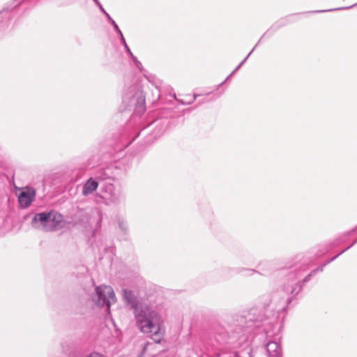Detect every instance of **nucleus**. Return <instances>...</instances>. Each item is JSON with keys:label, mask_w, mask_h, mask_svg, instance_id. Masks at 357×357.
<instances>
[{"label": "nucleus", "mask_w": 357, "mask_h": 357, "mask_svg": "<svg viewBox=\"0 0 357 357\" xmlns=\"http://www.w3.org/2000/svg\"><path fill=\"white\" fill-rule=\"evenodd\" d=\"M93 302L98 306L106 305L107 311H109L110 305L116 302V297L113 289L109 286H98L96 288V295L93 298Z\"/></svg>", "instance_id": "obj_3"}, {"label": "nucleus", "mask_w": 357, "mask_h": 357, "mask_svg": "<svg viewBox=\"0 0 357 357\" xmlns=\"http://www.w3.org/2000/svg\"><path fill=\"white\" fill-rule=\"evenodd\" d=\"M134 315L136 325L140 331L151 334L153 340L160 343L165 333L161 316L147 303L136 306Z\"/></svg>", "instance_id": "obj_1"}, {"label": "nucleus", "mask_w": 357, "mask_h": 357, "mask_svg": "<svg viewBox=\"0 0 357 357\" xmlns=\"http://www.w3.org/2000/svg\"><path fill=\"white\" fill-rule=\"evenodd\" d=\"M119 192L115 190L112 183H105L101 189V194L96 197V202L98 204L110 205L115 204L119 200Z\"/></svg>", "instance_id": "obj_4"}, {"label": "nucleus", "mask_w": 357, "mask_h": 357, "mask_svg": "<svg viewBox=\"0 0 357 357\" xmlns=\"http://www.w3.org/2000/svg\"><path fill=\"white\" fill-rule=\"evenodd\" d=\"M123 102L126 105L133 103L137 106H143L145 103V97L142 90L133 87L123 95Z\"/></svg>", "instance_id": "obj_6"}, {"label": "nucleus", "mask_w": 357, "mask_h": 357, "mask_svg": "<svg viewBox=\"0 0 357 357\" xmlns=\"http://www.w3.org/2000/svg\"><path fill=\"white\" fill-rule=\"evenodd\" d=\"M35 197V191L31 188L22 190L18 195V202L21 207L26 208L33 202Z\"/></svg>", "instance_id": "obj_7"}, {"label": "nucleus", "mask_w": 357, "mask_h": 357, "mask_svg": "<svg viewBox=\"0 0 357 357\" xmlns=\"http://www.w3.org/2000/svg\"><path fill=\"white\" fill-rule=\"evenodd\" d=\"M121 39L122 43L123 44V45H124V47H125V48L126 50V52L129 54V55L131 56L132 60H136V57L134 56V55L131 52L130 48L128 47V45L126 44V42L125 38H124L123 35H121Z\"/></svg>", "instance_id": "obj_13"}, {"label": "nucleus", "mask_w": 357, "mask_h": 357, "mask_svg": "<svg viewBox=\"0 0 357 357\" xmlns=\"http://www.w3.org/2000/svg\"><path fill=\"white\" fill-rule=\"evenodd\" d=\"M324 266H325V264L312 271L308 275H307L305 278V279L303 280V282H307L310 280V277L315 275L318 271L321 272L323 271Z\"/></svg>", "instance_id": "obj_12"}, {"label": "nucleus", "mask_w": 357, "mask_h": 357, "mask_svg": "<svg viewBox=\"0 0 357 357\" xmlns=\"http://www.w3.org/2000/svg\"><path fill=\"white\" fill-rule=\"evenodd\" d=\"M135 63V66L139 69H142V63L136 59V60H133Z\"/></svg>", "instance_id": "obj_17"}, {"label": "nucleus", "mask_w": 357, "mask_h": 357, "mask_svg": "<svg viewBox=\"0 0 357 357\" xmlns=\"http://www.w3.org/2000/svg\"><path fill=\"white\" fill-rule=\"evenodd\" d=\"M351 7H353V6H349V7H343V8H335V9H329V10H317V11H314V13H324V12H329V11L336 10L349 9V8H351Z\"/></svg>", "instance_id": "obj_14"}, {"label": "nucleus", "mask_w": 357, "mask_h": 357, "mask_svg": "<svg viewBox=\"0 0 357 357\" xmlns=\"http://www.w3.org/2000/svg\"><path fill=\"white\" fill-rule=\"evenodd\" d=\"M123 298L125 301L131 305V307L133 308L134 311L135 310L136 306L139 305L140 304H145L146 303L138 302L133 294V292L128 289L123 290Z\"/></svg>", "instance_id": "obj_9"}, {"label": "nucleus", "mask_w": 357, "mask_h": 357, "mask_svg": "<svg viewBox=\"0 0 357 357\" xmlns=\"http://www.w3.org/2000/svg\"><path fill=\"white\" fill-rule=\"evenodd\" d=\"M301 286L297 281V278L292 279L288 284L285 285L282 290L280 291V295L282 296V304L280 310H285L294 295H296L301 290Z\"/></svg>", "instance_id": "obj_5"}, {"label": "nucleus", "mask_w": 357, "mask_h": 357, "mask_svg": "<svg viewBox=\"0 0 357 357\" xmlns=\"http://www.w3.org/2000/svg\"><path fill=\"white\" fill-rule=\"evenodd\" d=\"M255 47H254L251 52L248 54V55L239 63V65L233 70V72L227 77V79H229L231 76H232L241 67V66L245 62V61L248 59V58L250 56V55L252 53Z\"/></svg>", "instance_id": "obj_11"}, {"label": "nucleus", "mask_w": 357, "mask_h": 357, "mask_svg": "<svg viewBox=\"0 0 357 357\" xmlns=\"http://www.w3.org/2000/svg\"><path fill=\"white\" fill-rule=\"evenodd\" d=\"M266 350L268 357H282L281 347L277 342H268L266 345Z\"/></svg>", "instance_id": "obj_8"}, {"label": "nucleus", "mask_w": 357, "mask_h": 357, "mask_svg": "<svg viewBox=\"0 0 357 357\" xmlns=\"http://www.w3.org/2000/svg\"><path fill=\"white\" fill-rule=\"evenodd\" d=\"M100 10L105 14L106 13L105 10L103 8L102 6L101 5V3L99 2V4H96Z\"/></svg>", "instance_id": "obj_18"}, {"label": "nucleus", "mask_w": 357, "mask_h": 357, "mask_svg": "<svg viewBox=\"0 0 357 357\" xmlns=\"http://www.w3.org/2000/svg\"><path fill=\"white\" fill-rule=\"evenodd\" d=\"M337 257V256H335V257H333V258L330 260V261H331L334 260Z\"/></svg>", "instance_id": "obj_23"}, {"label": "nucleus", "mask_w": 357, "mask_h": 357, "mask_svg": "<svg viewBox=\"0 0 357 357\" xmlns=\"http://www.w3.org/2000/svg\"><path fill=\"white\" fill-rule=\"evenodd\" d=\"M105 15H106V17H107L108 20L111 22L112 20V18L109 16V15L106 12L105 13Z\"/></svg>", "instance_id": "obj_21"}, {"label": "nucleus", "mask_w": 357, "mask_h": 357, "mask_svg": "<svg viewBox=\"0 0 357 357\" xmlns=\"http://www.w3.org/2000/svg\"><path fill=\"white\" fill-rule=\"evenodd\" d=\"M112 24L113 25L114 29L116 30V31L119 34L120 37L121 38V35H123L122 32L121 31V30L119 29L118 25L116 24V23L115 22L114 20H112L111 22Z\"/></svg>", "instance_id": "obj_15"}, {"label": "nucleus", "mask_w": 357, "mask_h": 357, "mask_svg": "<svg viewBox=\"0 0 357 357\" xmlns=\"http://www.w3.org/2000/svg\"><path fill=\"white\" fill-rule=\"evenodd\" d=\"M93 1L95 2L96 4H99V1L98 0H93Z\"/></svg>", "instance_id": "obj_22"}, {"label": "nucleus", "mask_w": 357, "mask_h": 357, "mask_svg": "<svg viewBox=\"0 0 357 357\" xmlns=\"http://www.w3.org/2000/svg\"><path fill=\"white\" fill-rule=\"evenodd\" d=\"M357 242V239L354 242L353 244L356 243Z\"/></svg>", "instance_id": "obj_24"}, {"label": "nucleus", "mask_w": 357, "mask_h": 357, "mask_svg": "<svg viewBox=\"0 0 357 357\" xmlns=\"http://www.w3.org/2000/svg\"><path fill=\"white\" fill-rule=\"evenodd\" d=\"M246 272H248L246 275H251L255 273V271L252 269H250V270H247Z\"/></svg>", "instance_id": "obj_19"}, {"label": "nucleus", "mask_w": 357, "mask_h": 357, "mask_svg": "<svg viewBox=\"0 0 357 357\" xmlns=\"http://www.w3.org/2000/svg\"><path fill=\"white\" fill-rule=\"evenodd\" d=\"M98 186V183L92 178H89L86 182L84 184L82 188V195L84 196H88L93 192Z\"/></svg>", "instance_id": "obj_10"}, {"label": "nucleus", "mask_w": 357, "mask_h": 357, "mask_svg": "<svg viewBox=\"0 0 357 357\" xmlns=\"http://www.w3.org/2000/svg\"><path fill=\"white\" fill-rule=\"evenodd\" d=\"M63 216L55 211L40 213L34 215L32 226L43 231L58 229L63 226Z\"/></svg>", "instance_id": "obj_2"}, {"label": "nucleus", "mask_w": 357, "mask_h": 357, "mask_svg": "<svg viewBox=\"0 0 357 357\" xmlns=\"http://www.w3.org/2000/svg\"><path fill=\"white\" fill-rule=\"evenodd\" d=\"M105 15H106V17H107L108 20L111 22L112 20V18L109 16V15L106 12L105 13Z\"/></svg>", "instance_id": "obj_20"}, {"label": "nucleus", "mask_w": 357, "mask_h": 357, "mask_svg": "<svg viewBox=\"0 0 357 357\" xmlns=\"http://www.w3.org/2000/svg\"><path fill=\"white\" fill-rule=\"evenodd\" d=\"M119 226L123 231H126L128 228L127 223L123 220H119Z\"/></svg>", "instance_id": "obj_16"}]
</instances>
